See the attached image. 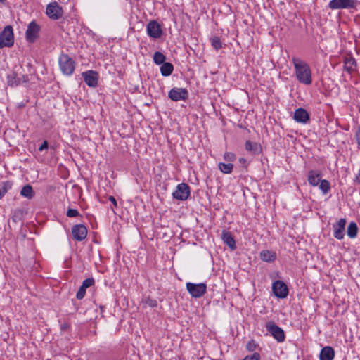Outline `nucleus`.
<instances>
[{
    "mask_svg": "<svg viewBox=\"0 0 360 360\" xmlns=\"http://www.w3.org/2000/svg\"><path fill=\"white\" fill-rule=\"evenodd\" d=\"M295 75L299 82L309 85L312 82L311 70L309 65L304 60L297 57H292Z\"/></svg>",
    "mask_w": 360,
    "mask_h": 360,
    "instance_id": "obj_1",
    "label": "nucleus"
},
{
    "mask_svg": "<svg viewBox=\"0 0 360 360\" xmlns=\"http://www.w3.org/2000/svg\"><path fill=\"white\" fill-rule=\"evenodd\" d=\"M14 44V34L12 26L6 25L0 32V49L10 48Z\"/></svg>",
    "mask_w": 360,
    "mask_h": 360,
    "instance_id": "obj_2",
    "label": "nucleus"
},
{
    "mask_svg": "<svg viewBox=\"0 0 360 360\" xmlns=\"http://www.w3.org/2000/svg\"><path fill=\"white\" fill-rule=\"evenodd\" d=\"M59 65L62 72L68 76L72 75L75 69V63L68 54L59 57Z\"/></svg>",
    "mask_w": 360,
    "mask_h": 360,
    "instance_id": "obj_3",
    "label": "nucleus"
},
{
    "mask_svg": "<svg viewBox=\"0 0 360 360\" xmlns=\"http://www.w3.org/2000/svg\"><path fill=\"white\" fill-rule=\"evenodd\" d=\"M29 76L18 71L13 70L7 75V84L10 86H18L22 84H27Z\"/></svg>",
    "mask_w": 360,
    "mask_h": 360,
    "instance_id": "obj_4",
    "label": "nucleus"
},
{
    "mask_svg": "<svg viewBox=\"0 0 360 360\" xmlns=\"http://www.w3.org/2000/svg\"><path fill=\"white\" fill-rule=\"evenodd\" d=\"M41 27L34 20L30 22L25 32V39L28 43L33 44L39 37Z\"/></svg>",
    "mask_w": 360,
    "mask_h": 360,
    "instance_id": "obj_5",
    "label": "nucleus"
},
{
    "mask_svg": "<svg viewBox=\"0 0 360 360\" xmlns=\"http://www.w3.org/2000/svg\"><path fill=\"white\" fill-rule=\"evenodd\" d=\"M359 2L357 0H331L328 7L332 10L355 8Z\"/></svg>",
    "mask_w": 360,
    "mask_h": 360,
    "instance_id": "obj_6",
    "label": "nucleus"
},
{
    "mask_svg": "<svg viewBox=\"0 0 360 360\" xmlns=\"http://www.w3.org/2000/svg\"><path fill=\"white\" fill-rule=\"evenodd\" d=\"M186 289L192 297L198 298L205 294L207 285L203 283L195 284L188 282L186 283Z\"/></svg>",
    "mask_w": 360,
    "mask_h": 360,
    "instance_id": "obj_7",
    "label": "nucleus"
},
{
    "mask_svg": "<svg viewBox=\"0 0 360 360\" xmlns=\"http://www.w3.org/2000/svg\"><path fill=\"white\" fill-rule=\"evenodd\" d=\"M266 330L278 342H283L285 335L283 330L277 326L274 322L269 321L265 325Z\"/></svg>",
    "mask_w": 360,
    "mask_h": 360,
    "instance_id": "obj_8",
    "label": "nucleus"
},
{
    "mask_svg": "<svg viewBox=\"0 0 360 360\" xmlns=\"http://www.w3.org/2000/svg\"><path fill=\"white\" fill-rule=\"evenodd\" d=\"M46 14L50 19L56 20L63 17V10L57 2L54 1L47 5Z\"/></svg>",
    "mask_w": 360,
    "mask_h": 360,
    "instance_id": "obj_9",
    "label": "nucleus"
},
{
    "mask_svg": "<svg viewBox=\"0 0 360 360\" xmlns=\"http://www.w3.org/2000/svg\"><path fill=\"white\" fill-rule=\"evenodd\" d=\"M191 194L190 187L187 184L181 183L177 185L176 191L172 193L174 198L186 200Z\"/></svg>",
    "mask_w": 360,
    "mask_h": 360,
    "instance_id": "obj_10",
    "label": "nucleus"
},
{
    "mask_svg": "<svg viewBox=\"0 0 360 360\" xmlns=\"http://www.w3.org/2000/svg\"><path fill=\"white\" fill-rule=\"evenodd\" d=\"M272 291L274 295L279 298H285L288 295V288L286 284L280 280L272 284Z\"/></svg>",
    "mask_w": 360,
    "mask_h": 360,
    "instance_id": "obj_11",
    "label": "nucleus"
},
{
    "mask_svg": "<svg viewBox=\"0 0 360 360\" xmlns=\"http://www.w3.org/2000/svg\"><path fill=\"white\" fill-rule=\"evenodd\" d=\"M147 34L152 38L158 39L162 35L161 25L155 20L150 21L146 27Z\"/></svg>",
    "mask_w": 360,
    "mask_h": 360,
    "instance_id": "obj_12",
    "label": "nucleus"
},
{
    "mask_svg": "<svg viewBox=\"0 0 360 360\" xmlns=\"http://www.w3.org/2000/svg\"><path fill=\"white\" fill-rule=\"evenodd\" d=\"M188 96V91L184 88H173L168 93V97L174 101H185Z\"/></svg>",
    "mask_w": 360,
    "mask_h": 360,
    "instance_id": "obj_13",
    "label": "nucleus"
},
{
    "mask_svg": "<svg viewBox=\"0 0 360 360\" xmlns=\"http://www.w3.org/2000/svg\"><path fill=\"white\" fill-rule=\"evenodd\" d=\"M347 221L345 219H340L336 224L333 225V236L338 240H342L345 237V225Z\"/></svg>",
    "mask_w": 360,
    "mask_h": 360,
    "instance_id": "obj_14",
    "label": "nucleus"
},
{
    "mask_svg": "<svg viewBox=\"0 0 360 360\" xmlns=\"http://www.w3.org/2000/svg\"><path fill=\"white\" fill-rule=\"evenodd\" d=\"M73 238L77 241H82L87 236V229L83 224H77L72 228Z\"/></svg>",
    "mask_w": 360,
    "mask_h": 360,
    "instance_id": "obj_15",
    "label": "nucleus"
},
{
    "mask_svg": "<svg viewBox=\"0 0 360 360\" xmlns=\"http://www.w3.org/2000/svg\"><path fill=\"white\" fill-rule=\"evenodd\" d=\"M85 83L90 87H96L98 85V73L94 70H89L82 73Z\"/></svg>",
    "mask_w": 360,
    "mask_h": 360,
    "instance_id": "obj_16",
    "label": "nucleus"
},
{
    "mask_svg": "<svg viewBox=\"0 0 360 360\" xmlns=\"http://www.w3.org/2000/svg\"><path fill=\"white\" fill-rule=\"evenodd\" d=\"M293 119L298 123L307 124L310 120V115L305 109L299 108L295 110Z\"/></svg>",
    "mask_w": 360,
    "mask_h": 360,
    "instance_id": "obj_17",
    "label": "nucleus"
},
{
    "mask_svg": "<svg viewBox=\"0 0 360 360\" xmlns=\"http://www.w3.org/2000/svg\"><path fill=\"white\" fill-rule=\"evenodd\" d=\"M322 173L319 170L311 169L308 172L307 181L309 184L312 186H316L321 181Z\"/></svg>",
    "mask_w": 360,
    "mask_h": 360,
    "instance_id": "obj_18",
    "label": "nucleus"
},
{
    "mask_svg": "<svg viewBox=\"0 0 360 360\" xmlns=\"http://www.w3.org/2000/svg\"><path fill=\"white\" fill-rule=\"evenodd\" d=\"M245 150L252 155H259L262 152V146L256 142L247 140L245 143Z\"/></svg>",
    "mask_w": 360,
    "mask_h": 360,
    "instance_id": "obj_19",
    "label": "nucleus"
},
{
    "mask_svg": "<svg viewBox=\"0 0 360 360\" xmlns=\"http://www.w3.org/2000/svg\"><path fill=\"white\" fill-rule=\"evenodd\" d=\"M221 238L224 243H226L231 250H233L236 248L235 239L230 232L225 230L222 231Z\"/></svg>",
    "mask_w": 360,
    "mask_h": 360,
    "instance_id": "obj_20",
    "label": "nucleus"
},
{
    "mask_svg": "<svg viewBox=\"0 0 360 360\" xmlns=\"http://www.w3.org/2000/svg\"><path fill=\"white\" fill-rule=\"evenodd\" d=\"M335 356L334 349L329 346L324 347L320 352V360H333Z\"/></svg>",
    "mask_w": 360,
    "mask_h": 360,
    "instance_id": "obj_21",
    "label": "nucleus"
},
{
    "mask_svg": "<svg viewBox=\"0 0 360 360\" xmlns=\"http://www.w3.org/2000/svg\"><path fill=\"white\" fill-rule=\"evenodd\" d=\"M260 259L266 262H272L276 259V253L271 250H262L260 252Z\"/></svg>",
    "mask_w": 360,
    "mask_h": 360,
    "instance_id": "obj_22",
    "label": "nucleus"
},
{
    "mask_svg": "<svg viewBox=\"0 0 360 360\" xmlns=\"http://www.w3.org/2000/svg\"><path fill=\"white\" fill-rule=\"evenodd\" d=\"M356 63L354 58L349 57L345 58L344 61V68L348 72H352L355 70Z\"/></svg>",
    "mask_w": 360,
    "mask_h": 360,
    "instance_id": "obj_23",
    "label": "nucleus"
},
{
    "mask_svg": "<svg viewBox=\"0 0 360 360\" xmlns=\"http://www.w3.org/2000/svg\"><path fill=\"white\" fill-rule=\"evenodd\" d=\"M174 70V66L171 63H164L160 67V72L162 76H169Z\"/></svg>",
    "mask_w": 360,
    "mask_h": 360,
    "instance_id": "obj_24",
    "label": "nucleus"
},
{
    "mask_svg": "<svg viewBox=\"0 0 360 360\" xmlns=\"http://www.w3.org/2000/svg\"><path fill=\"white\" fill-rule=\"evenodd\" d=\"M358 226L355 222H350L347 230L348 237L350 238H354L356 237L358 233Z\"/></svg>",
    "mask_w": 360,
    "mask_h": 360,
    "instance_id": "obj_25",
    "label": "nucleus"
},
{
    "mask_svg": "<svg viewBox=\"0 0 360 360\" xmlns=\"http://www.w3.org/2000/svg\"><path fill=\"white\" fill-rule=\"evenodd\" d=\"M20 194L21 195L27 198L28 199H32L34 195V192L32 187L27 184L22 187L20 191Z\"/></svg>",
    "mask_w": 360,
    "mask_h": 360,
    "instance_id": "obj_26",
    "label": "nucleus"
},
{
    "mask_svg": "<svg viewBox=\"0 0 360 360\" xmlns=\"http://www.w3.org/2000/svg\"><path fill=\"white\" fill-rule=\"evenodd\" d=\"M219 169L224 174H229L233 172V165L232 163L219 162L218 164Z\"/></svg>",
    "mask_w": 360,
    "mask_h": 360,
    "instance_id": "obj_27",
    "label": "nucleus"
},
{
    "mask_svg": "<svg viewBox=\"0 0 360 360\" xmlns=\"http://www.w3.org/2000/svg\"><path fill=\"white\" fill-rule=\"evenodd\" d=\"M12 184L10 181H4L0 184V199L11 188Z\"/></svg>",
    "mask_w": 360,
    "mask_h": 360,
    "instance_id": "obj_28",
    "label": "nucleus"
},
{
    "mask_svg": "<svg viewBox=\"0 0 360 360\" xmlns=\"http://www.w3.org/2000/svg\"><path fill=\"white\" fill-rule=\"evenodd\" d=\"M166 59L165 56L160 51L155 52L153 55V61L157 65H162Z\"/></svg>",
    "mask_w": 360,
    "mask_h": 360,
    "instance_id": "obj_29",
    "label": "nucleus"
},
{
    "mask_svg": "<svg viewBox=\"0 0 360 360\" xmlns=\"http://www.w3.org/2000/svg\"><path fill=\"white\" fill-rule=\"evenodd\" d=\"M319 188L323 194H327L330 190V185L328 180L322 179L319 184Z\"/></svg>",
    "mask_w": 360,
    "mask_h": 360,
    "instance_id": "obj_30",
    "label": "nucleus"
},
{
    "mask_svg": "<svg viewBox=\"0 0 360 360\" xmlns=\"http://www.w3.org/2000/svg\"><path fill=\"white\" fill-rule=\"evenodd\" d=\"M211 44L216 50H219L222 47V43L219 37H213L211 39Z\"/></svg>",
    "mask_w": 360,
    "mask_h": 360,
    "instance_id": "obj_31",
    "label": "nucleus"
},
{
    "mask_svg": "<svg viewBox=\"0 0 360 360\" xmlns=\"http://www.w3.org/2000/svg\"><path fill=\"white\" fill-rule=\"evenodd\" d=\"M224 159L225 161L231 162L236 160V155L231 152H226L224 155Z\"/></svg>",
    "mask_w": 360,
    "mask_h": 360,
    "instance_id": "obj_32",
    "label": "nucleus"
},
{
    "mask_svg": "<svg viewBox=\"0 0 360 360\" xmlns=\"http://www.w3.org/2000/svg\"><path fill=\"white\" fill-rule=\"evenodd\" d=\"M86 290V287H84L83 285L82 284V285L80 286V288H79V290L77 292L76 297L78 300H82L85 295Z\"/></svg>",
    "mask_w": 360,
    "mask_h": 360,
    "instance_id": "obj_33",
    "label": "nucleus"
},
{
    "mask_svg": "<svg viewBox=\"0 0 360 360\" xmlns=\"http://www.w3.org/2000/svg\"><path fill=\"white\" fill-rule=\"evenodd\" d=\"M94 279L93 278H86L85 279L83 282H82V285L84 287H86V288H88L92 285H94Z\"/></svg>",
    "mask_w": 360,
    "mask_h": 360,
    "instance_id": "obj_34",
    "label": "nucleus"
},
{
    "mask_svg": "<svg viewBox=\"0 0 360 360\" xmlns=\"http://www.w3.org/2000/svg\"><path fill=\"white\" fill-rule=\"evenodd\" d=\"M79 213L77 210L69 208L67 211V216L68 217H75L79 216Z\"/></svg>",
    "mask_w": 360,
    "mask_h": 360,
    "instance_id": "obj_35",
    "label": "nucleus"
},
{
    "mask_svg": "<svg viewBox=\"0 0 360 360\" xmlns=\"http://www.w3.org/2000/svg\"><path fill=\"white\" fill-rule=\"evenodd\" d=\"M257 346V343L253 340H252L248 342V344L246 345V348L248 351L252 352V351L255 350Z\"/></svg>",
    "mask_w": 360,
    "mask_h": 360,
    "instance_id": "obj_36",
    "label": "nucleus"
},
{
    "mask_svg": "<svg viewBox=\"0 0 360 360\" xmlns=\"http://www.w3.org/2000/svg\"><path fill=\"white\" fill-rule=\"evenodd\" d=\"M145 303L150 307H155L158 305L157 301L150 297L146 298L145 300Z\"/></svg>",
    "mask_w": 360,
    "mask_h": 360,
    "instance_id": "obj_37",
    "label": "nucleus"
},
{
    "mask_svg": "<svg viewBox=\"0 0 360 360\" xmlns=\"http://www.w3.org/2000/svg\"><path fill=\"white\" fill-rule=\"evenodd\" d=\"M243 360H260V355L257 352H255L250 356H245Z\"/></svg>",
    "mask_w": 360,
    "mask_h": 360,
    "instance_id": "obj_38",
    "label": "nucleus"
},
{
    "mask_svg": "<svg viewBox=\"0 0 360 360\" xmlns=\"http://www.w3.org/2000/svg\"><path fill=\"white\" fill-rule=\"evenodd\" d=\"M356 142L360 147V125L358 127L355 134Z\"/></svg>",
    "mask_w": 360,
    "mask_h": 360,
    "instance_id": "obj_39",
    "label": "nucleus"
},
{
    "mask_svg": "<svg viewBox=\"0 0 360 360\" xmlns=\"http://www.w3.org/2000/svg\"><path fill=\"white\" fill-rule=\"evenodd\" d=\"M49 146V143L47 141H44L43 143L41 145V146L39 148V151H43L45 149H47Z\"/></svg>",
    "mask_w": 360,
    "mask_h": 360,
    "instance_id": "obj_40",
    "label": "nucleus"
},
{
    "mask_svg": "<svg viewBox=\"0 0 360 360\" xmlns=\"http://www.w3.org/2000/svg\"><path fill=\"white\" fill-rule=\"evenodd\" d=\"M109 200L113 204V205L115 207L117 206V203L116 199L113 196H110L109 197Z\"/></svg>",
    "mask_w": 360,
    "mask_h": 360,
    "instance_id": "obj_41",
    "label": "nucleus"
},
{
    "mask_svg": "<svg viewBox=\"0 0 360 360\" xmlns=\"http://www.w3.org/2000/svg\"><path fill=\"white\" fill-rule=\"evenodd\" d=\"M355 181L360 184V169H359V171L358 172V174H356V179H355Z\"/></svg>",
    "mask_w": 360,
    "mask_h": 360,
    "instance_id": "obj_42",
    "label": "nucleus"
},
{
    "mask_svg": "<svg viewBox=\"0 0 360 360\" xmlns=\"http://www.w3.org/2000/svg\"><path fill=\"white\" fill-rule=\"evenodd\" d=\"M69 328V325L67 323H64L61 325V330H67Z\"/></svg>",
    "mask_w": 360,
    "mask_h": 360,
    "instance_id": "obj_43",
    "label": "nucleus"
},
{
    "mask_svg": "<svg viewBox=\"0 0 360 360\" xmlns=\"http://www.w3.org/2000/svg\"><path fill=\"white\" fill-rule=\"evenodd\" d=\"M238 161H239V162H240V164H243V165H244V164H245V163H246V159H245V158H239V160H238Z\"/></svg>",
    "mask_w": 360,
    "mask_h": 360,
    "instance_id": "obj_44",
    "label": "nucleus"
},
{
    "mask_svg": "<svg viewBox=\"0 0 360 360\" xmlns=\"http://www.w3.org/2000/svg\"><path fill=\"white\" fill-rule=\"evenodd\" d=\"M0 2H1L2 4H5L6 2V0H0Z\"/></svg>",
    "mask_w": 360,
    "mask_h": 360,
    "instance_id": "obj_45",
    "label": "nucleus"
}]
</instances>
